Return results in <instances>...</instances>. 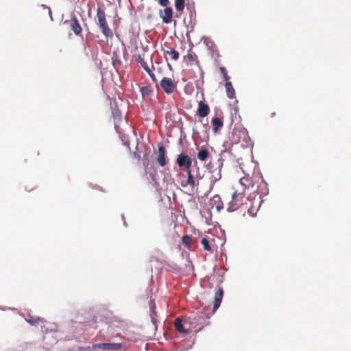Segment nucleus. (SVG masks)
Returning a JSON list of instances; mask_svg holds the SVG:
<instances>
[{
    "mask_svg": "<svg viewBox=\"0 0 351 351\" xmlns=\"http://www.w3.org/2000/svg\"><path fill=\"white\" fill-rule=\"evenodd\" d=\"M204 321L203 316L197 315L181 319L178 317L175 320L174 326L176 330L180 333L188 334L198 325H202Z\"/></svg>",
    "mask_w": 351,
    "mask_h": 351,
    "instance_id": "nucleus-1",
    "label": "nucleus"
},
{
    "mask_svg": "<svg viewBox=\"0 0 351 351\" xmlns=\"http://www.w3.org/2000/svg\"><path fill=\"white\" fill-rule=\"evenodd\" d=\"M186 171L187 179L181 182L180 184L182 187L191 186L192 189L197 187L199 185V180L202 176L199 172V168L197 167L196 173L194 174L193 171L188 169Z\"/></svg>",
    "mask_w": 351,
    "mask_h": 351,
    "instance_id": "nucleus-2",
    "label": "nucleus"
},
{
    "mask_svg": "<svg viewBox=\"0 0 351 351\" xmlns=\"http://www.w3.org/2000/svg\"><path fill=\"white\" fill-rule=\"evenodd\" d=\"M97 17L98 19V25L103 34L106 38L112 37V32L108 25L105 12L101 8L97 9Z\"/></svg>",
    "mask_w": 351,
    "mask_h": 351,
    "instance_id": "nucleus-3",
    "label": "nucleus"
},
{
    "mask_svg": "<svg viewBox=\"0 0 351 351\" xmlns=\"http://www.w3.org/2000/svg\"><path fill=\"white\" fill-rule=\"evenodd\" d=\"M245 194L235 191L232 196V200L228 204V211L232 212L238 210L243 204Z\"/></svg>",
    "mask_w": 351,
    "mask_h": 351,
    "instance_id": "nucleus-4",
    "label": "nucleus"
},
{
    "mask_svg": "<svg viewBox=\"0 0 351 351\" xmlns=\"http://www.w3.org/2000/svg\"><path fill=\"white\" fill-rule=\"evenodd\" d=\"M64 24L68 25L75 36H82V28L77 16L74 14L71 15L70 19L64 21Z\"/></svg>",
    "mask_w": 351,
    "mask_h": 351,
    "instance_id": "nucleus-5",
    "label": "nucleus"
},
{
    "mask_svg": "<svg viewBox=\"0 0 351 351\" xmlns=\"http://www.w3.org/2000/svg\"><path fill=\"white\" fill-rule=\"evenodd\" d=\"M261 179V176L259 173H253L252 176L250 175H247L240 179V183L244 186L245 188H253L255 184V182Z\"/></svg>",
    "mask_w": 351,
    "mask_h": 351,
    "instance_id": "nucleus-6",
    "label": "nucleus"
},
{
    "mask_svg": "<svg viewBox=\"0 0 351 351\" xmlns=\"http://www.w3.org/2000/svg\"><path fill=\"white\" fill-rule=\"evenodd\" d=\"M93 349L101 348L106 351L120 350L123 348L122 343H103L95 344Z\"/></svg>",
    "mask_w": 351,
    "mask_h": 351,
    "instance_id": "nucleus-7",
    "label": "nucleus"
},
{
    "mask_svg": "<svg viewBox=\"0 0 351 351\" xmlns=\"http://www.w3.org/2000/svg\"><path fill=\"white\" fill-rule=\"evenodd\" d=\"M177 163L180 167H184L187 171L191 169L192 160L188 155L180 154L177 157Z\"/></svg>",
    "mask_w": 351,
    "mask_h": 351,
    "instance_id": "nucleus-8",
    "label": "nucleus"
},
{
    "mask_svg": "<svg viewBox=\"0 0 351 351\" xmlns=\"http://www.w3.org/2000/svg\"><path fill=\"white\" fill-rule=\"evenodd\" d=\"M160 86L167 94H171L174 92L176 84L171 78L163 77L160 82Z\"/></svg>",
    "mask_w": 351,
    "mask_h": 351,
    "instance_id": "nucleus-9",
    "label": "nucleus"
},
{
    "mask_svg": "<svg viewBox=\"0 0 351 351\" xmlns=\"http://www.w3.org/2000/svg\"><path fill=\"white\" fill-rule=\"evenodd\" d=\"M159 15L162 18L164 23H170L172 21L173 10L171 8L167 7L164 10L159 11Z\"/></svg>",
    "mask_w": 351,
    "mask_h": 351,
    "instance_id": "nucleus-10",
    "label": "nucleus"
},
{
    "mask_svg": "<svg viewBox=\"0 0 351 351\" xmlns=\"http://www.w3.org/2000/svg\"><path fill=\"white\" fill-rule=\"evenodd\" d=\"M112 115L114 119V128L118 133L121 132L119 124L122 121V114L117 108L112 109Z\"/></svg>",
    "mask_w": 351,
    "mask_h": 351,
    "instance_id": "nucleus-11",
    "label": "nucleus"
},
{
    "mask_svg": "<svg viewBox=\"0 0 351 351\" xmlns=\"http://www.w3.org/2000/svg\"><path fill=\"white\" fill-rule=\"evenodd\" d=\"M211 208H215L217 212H220L223 208V204L219 195H215L209 200Z\"/></svg>",
    "mask_w": 351,
    "mask_h": 351,
    "instance_id": "nucleus-12",
    "label": "nucleus"
},
{
    "mask_svg": "<svg viewBox=\"0 0 351 351\" xmlns=\"http://www.w3.org/2000/svg\"><path fill=\"white\" fill-rule=\"evenodd\" d=\"M156 160L160 167H165L167 165L166 150L162 145L158 147Z\"/></svg>",
    "mask_w": 351,
    "mask_h": 351,
    "instance_id": "nucleus-13",
    "label": "nucleus"
},
{
    "mask_svg": "<svg viewBox=\"0 0 351 351\" xmlns=\"http://www.w3.org/2000/svg\"><path fill=\"white\" fill-rule=\"evenodd\" d=\"M210 112V108L208 104H206L204 101H199L198 103V108L197 110V114L201 117H206Z\"/></svg>",
    "mask_w": 351,
    "mask_h": 351,
    "instance_id": "nucleus-14",
    "label": "nucleus"
},
{
    "mask_svg": "<svg viewBox=\"0 0 351 351\" xmlns=\"http://www.w3.org/2000/svg\"><path fill=\"white\" fill-rule=\"evenodd\" d=\"M223 295V289L221 287H220L218 289V290L215 293V301H214L213 308V313L217 311V309L219 307L221 300H222Z\"/></svg>",
    "mask_w": 351,
    "mask_h": 351,
    "instance_id": "nucleus-15",
    "label": "nucleus"
},
{
    "mask_svg": "<svg viewBox=\"0 0 351 351\" xmlns=\"http://www.w3.org/2000/svg\"><path fill=\"white\" fill-rule=\"evenodd\" d=\"M165 58L167 60L168 56L174 61L178 60L179 58V53L173 48L169 47L167 49H163Z\"/></svg>",
    "mask_w": 351,
    "mask_h": 351,
    "instance_id": "nucleus-16",
    "label": "nucleus"
},
{
    "mask_svg": "<svg viewBox=\"0 0 351 351\" xmlns=\"http://www.w3.org/2000/svg\"><path fill=\"white\" fill-rule=\"evenodd\" d=\"M210 173H211L210 183H211V185H213L216 182L219 180L221 178V169L219 167H217L215 169L210 171Z\"/></svg>",
    "mask_w": 351,
    "mask_h": 351,
    "instance_id": "nucleus-17",
    "label": "nucleus"
},
{
    "mask_svg": "<svg viewBox=\"0 0 351 351\" xmlns=\"http://www.w3.org/2000/svg\"><path fill=\"white\" fill-rule=\"evenodd\" d=\"M212 124L213 126V132L215 133L217 132L219 128H222L223 125V123L221 119L219 117H215L212 119Z\"/></svg>",
    "mask_w": 351,
    "mask_h": 351,
    "instance_id": "nucleus-18",
    "label": "nucleus"
},
{
    "mask_svg": "<svg viewBox=\"0 0 351 351\" xmlns=\"http://www.w3.org/2000/svg\"><path fill=\"white\" fill-rule=\"evenodd\" d=\"M227 96L230 99H233L235 96L234 89L231 82H226L225 84Z\"/></svg>",
    "mask_w": 351,
    "mask_h": 351,
    "instance_id": "nucleus-19",
    "label": "nucleus"
},
{
    "mask_svg": "<svg viewBox=\"0 0 351 351\" xmlns=\"http://www.w3.org/2000/svg\"><path fill=\"white\" fill-rule=\"evenodd\" d=\"M182 243L187 249H191L193 244L192 237L187 234L182 237Z\"/></svg>",
    "mask_w": 351,
    "mask_h": 351,
    "instance_id": "nucleus-20",
    "label": "nucleus"
},
{
    "mask_svg": "<svg viewBox=\"0 0 351 351\" xmlns=\"http://www.w3.org/2000/svg\"><path fill=\"white\" fill-rule=\"evenodd\" d=\"M209 156V152L206 149H202L197 153V158L201 160H205Z\"/></svg>",
    "mask_w": 351,
    "mask_h": 351,
    "instance_id": "nucleus-21",
    "label": "nucleus"
},
{
    "mask_svg": "<svg viewBox=\"0 0 351 351\" xmlns=\"http://www.w3.org/2000/svg\"><path fill=\"white\" fill-rule=\"evenodd\" d=\"M145 53H143L142 55L138 54L134 56L136 60L138 61V62L141 64V66L143 69H145L146 67L149 66L147 62L145 61Z\"/></svg>",
    "mask_w": 351,
    "mask_h": 351,
    "instance_id": "nucleus-22",
    "label": "nucleus"
},
{
    "mask_svg": "<svg viewBox=\"0 0 351 351\" xmlns=\"http://www.w3.org/2000/svg\"><path fill=\"white\" fill-rule=\"evenodd\" d=\"M175 7L177 11L182 12L184 8V0H175Z\"/></svg>",
    "mask_w": 351,
    "mask_h": 351,
    "instance_id": "nucleus-23",
    "label": "nucleus"
},
{
    "mask_svg": "<svg viewBox=\"0 0 351 351\" xmlns=\"http://www.w3.org/2000/svg\"><path fill=\"white\" fill-rule=\"evenodd\" d=\"M27 322L32 325H36L39 324H43V319L40 317H30L29 319H27Z\"/></svg>",
    "mask_w": 351,
    "mask_h": 351,
    "instance_id": "nucleus-24",
    "label": "nucleus"
},
{
    "mask_svg": "<svg viewBox=\"0 0 351 351\" xmlns=\"http://www.w3.org/2000/svg\"><path fill=\"white\" fill-rule=\"evenodd\" d=\"M186 58L190 62L197 61V56L193 51H189Z\"/></svg>",
    "mask_w": 351,
    "mask_h": 351,
    "instance_id": "nucleus-25",
    "label": "nucleus"
},
{
    "mask_svg": "<svg viewBox=\"0 0 351 351\" xmlns=\"http://www.w3.org/2000/svg\"><path fill=\"white\" fill-rule=\"evenodd\" d=\"M201 243L203 245L204 249L205 250L208 251V252L211 251V247L210 246L209 241L206 238H205V237L202 238L201 240Z\"/></svg>",
    "mask_w": 351,
    "mask_h": 351,
    "instance_id": "nucleus-26",
    "label": "nucleus"
},
{
    "mask_svg": "<svg viewBox=\"0 0 351 351\" xmlns=\"http://www.w3.org/2000/svg\"><path fill=\"white\" fill-rule=\"evenodd\" d=\"M156 316H157V314H156V310H155V311H150V317H151V320H152V322L154 325H156V322H157Z\"/></svg>",
    "mask_w": 351,
    "mask_h": 351,
    "instance_id": "nucleus-27",
    "label": "nucleus"
},
{
    "mask_svg": "<svg viewBox=\"0 0 351 351\" xmlns=\"http://www.w3.org/2000/svg\"><path fill=\"white\" fill-rule=\"evenodd\" d=\"M149 307L150 311L156 310V304L154 300H150V301L149 302Z\"/></svg>",
    "mask_w": 351,
    "mask_h": 351,
    "instance_id": "nucleus-28",
    "label": "nucleus"
},
{
    "mask_svg": "<svg viewBox=\"0 0 351 351\" xmlns=\"http://www.w3.org/2000/svg\"><path fill=\"white\" fill-rule=\"evenodd\" d=\"M158 3L162 6H167L168 4L169 3V0H158Z\"/></svg>",
    "mask_w": 351,
    "mask_h": 351,
    "instance_id": "nucleus-29",
    "label": "nucleus"
},
{
    "mask_svg": "<svg viewBox=\"0 0 351 351\" xmlns=\"http://www.w3.org/2000/svg\"><path fill=\"white\" fill-rule=\"evenodd\" d=\"M219 71H220L221 73L223 75V76H224V75L227 74V71H226V68L223 66L219 67Z\"/></svg>",
    "mask_w": 351,
    "mask_h": 351,
    "instance_id": "nucleus-30",
    "label": "nucleus"
},
{
    "mask_svg": "<svg viewBox=\"0 0 351 351\" xmlns=\"http://www.w3.org/2000/svg\"><path fill=\"white\" fill-rule=\"evenodd\" d=\"M149 77L152 78L154 82H157V79L154 73L149 75Z\"/></svg>",
    "mask_w": 351,
    "mask_h": 351,
    "instance_id": "nucleus-31",
    "label": "nucleus"
},
{
    "mask_svg": "<svg viewBox=\"0 0 351 351\" xmlns=\"http://www.w3.org/2000/svg\"><path fill=\"white\" fill-rule=\"evenodd\" d=\"M144 70L148 73L149 75L153 73V72L152 71L149 66L144 69Z\"/></svg>",
    "mask_w": 351,
    "mask_h": 351,
    "instance_id": "nucleus-32",
    "label": "nucleus"
},
{
    "mask_svg": "<svg viewBox=\"0 0 351 351\" xmlns=\"http://www.w3.org/2000/svg\"><path fill=\"white\" fill-rule=\"evenodd\" d=\"M223 78H224V80L226 81V82H230V77L228 75V73L224 75Z\"/></svg>",
    "mask_w": 351,
    "mask_h": 351,
    "instance_id": "nucleus-33",
    "label": "nucleus"
},
{
    "mask_svg": "<svg viewBox=\"0 0 351 351\" xmlns=\"http://www.w3.org/2000/svg\"><path fill=\"white\" fill-rule=\"evenodd\" d=\"M147 87H143L141 88V93L144 95L145 94H147Z\"/></svg>",
    "mask_w": 351,
    "mask_h": 351,
    "instance_id": "nucleus-34",
    "label": "nucleus"
},
{
    "mask_svg": "<svg viewBox=\"0 0 351 351\" xmlns=\"http://www.w3.org/2000/svg\"><path fill=\"white\" fill-rule=\"evenodd\" d=\"M248 213H250V215L251 216H252V217L255 216V214L253 213V210H252V209H251V208H250V209L248 210Z\"/></svg>",
    "mask_w": 351,
    "mask_h": 351,
    "instance_id": "nucleus-35",
    "label": "nucleus"
},
{
    "mask_svg": "<svg viewBox=\"0 0 351 351\" xmlns=\"http://www.w3.org/2000/svg\"><path fill=\"white\" fill-rule=\"evenodd\" d=\"M179 176H183V174L180 173H179Z\"/></svg>",
    "mask_w": 351,
    "mask_h": 351,
    "instance_id": "nucleus-36",
    "label": "nucleus"
}]
</instances>
